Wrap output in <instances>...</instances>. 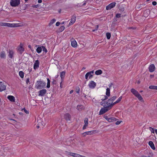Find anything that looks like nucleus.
Returning <instances> with one entry per match:
<instances>
[{
  "label": "nucleus",
  "instance_id": "obj_1",
  "mask_svg": "<svg viewBox=\"0 0 157 157\" xmlns=\"http://www.w3.org/2000/svg\"><path fill=\"white\" fill-rule=\"evenodd\" d=\"M0 26H1L14 28L21 27L23 26V25L21 23H10L4 22H0Z\"/></svg>",
  "mask_w": 157,
  "mask_h": 157
},
{
  "label": "nucleus",
  "instance_id": "obj_2",
  "mask_svg": "<svg viewBox=\"0 0 157 157\" xmlns=\"http://www.w3.org/2000/svg\"><path fill=\"white\" fill-rule=\"evenodd\" d=\"M45 85L46 83L43 81H37L35 87L37 89H40L45 86Z\"/></svg>",
  "mask_w": 157,
  "mask_h": 157
},
{
  "label": "nucleus",
  "instance_id": "obj_3",
  "mask_svg": "<svg viewBox=\"0 0 157 157\" xmlns=\"http://www.w3.org/2000/svg\"><path fill=\"white\" fill-rule=\"evenodd\" d=\"M104 108H102L100 110L99 112V114L102 115L106 112L108 110L110 109L111 108L109 107V106H107L106 105H103Z\"/></svg>",
  "mask_w": 157,
  "mask_h": 157
},
{
  "label": "nucleus",
  "instance_id": "obj_4",
  "mask_svg": "<svg viewBox=\"0 0 157 157\" xmlns=\"http://www.w3.org/2000/svg\"><path fill=\"white\" fill-rule=\"evenodd\" d=\"M10 3L11 6L16 7L20 4V0H11Z\"/></svg>",
  "mask_w": 157,
  "mask_h": 157
},
{
  "label": "nucleus",
  "instance_id": "obj_5",
  "mask_svg": "<svg viewBox=\"0 0 157 157\" xmlns=\"http://www.w3.org/2000/svg\"><path fill=\"white\" fill-rule=\"evenodd\" d=\"M64 119L67 121H70L71 118V115L69 113H66L64 115Z\"/></svg>",
  "mask_w": 157,
  "mask_h": 157
},
{
  "label": "nucleus",
  "instance_id": "obj_6",
  "mask_svg": "<svg viewBox=\"0 0 157 157\" xmlns=\"http://www.w3.org/2000/svg\"><path fill=\"white\" fill-rule=\"evenodd\" d=\"M94 72V71H91L88 72L85 75V78L86 79H88V77H89V79L93 77V75H92V74H93Z\"/></svg>",
  "mask_w": 157,
  "mask_h": 157
},
{
  "label": "nucleus",
  "instance_id": "obj_7",
  "mask_svg": "<svg viewBox=\"0 0 157 157\" xmlns=\"http://www.w3.org/2000/svg\"><path fill=\"white\" fill-rule=\"evenodd\" d=\"M113 101H112V100L109 99L107 101V102L105 105H106L107 106H109V107L111 108L113 106L115 105L113 104Z\"/></svg>",
  "mask_w": 157,
  "mask_h": 157
},
{
  "label": "nucleus",
  "instance_id": "obj_8",
  "mask_svg": "<svg viewBox=\"0 0 157 157\" xmlns=\"http://www.w3.org/2000/svg\"><path fill=\"white\" fill-rule=\"evenodd\" d=\"M96 132V130L84 132L82 133V134L85 137L87 135H91L93 134L94 133V132Z\"/></svg>",
  "mask_w": 157,
  "mask_h": 157
},
{
  "label": "nucleus",
  "instance_id": "obj_9",
  "mask_svg": "<svg viewBox=\"0 0 157 157\" xmlns=\"http://www.w3.org/2000/svg\"><path fill=\"white\" fill-rule=\"evenodd\" d=\"M76 20V16L73 15L71 19V21L69 23V25H73L75 21Z\"/></svg>",
  "mask_w": 157,
  "mask_h": 157
},
{
  "label": "nucleus",
  "instance_id": "obj_10",
  "mask_svg": "<svg viewBox=\"0 0 157 157\" xmlns=\"http://www.w3.org/2000/svg\"><path fill=\"white\" fill-rule=\"evenodd\" d=\"M96 84L94 81H91L88 84V86L91 89H94L96 86Z\"/></svg>",
  "mask_w": 157,
  "mask_h": 157
},
{
  "label": "nucleus",
  "instance_id": "obj_11",
  "mask_svg": "<svg viewBox=\"0 0 157 157\" xmlns=\"http://www.w3.org/2000/svg\"><path fill=\"white\" fill-rule=\"evenodd\" d=\"M6 86L2 82H0V91H2L6 89Z\"/></svg>",
  "mask_w": 157,
  "mask_h": 157
},
{
  "label": "nucleus",
  "instance_id": "obj_12",
  "mask_svg": "<svg viewBox=\"0 0 157 157\" xmlns=\"http://www.w3.org/2000/svg\"><path fill=\"white\" fill-rule=\"evenodd\" d=\"M46 92L47 90L46 89L41 90L39 91L38 96H43L46 94Z\"/></svg>",
  "mask_w": 157,
  "mask_h": 157
},
{
  "label": "nucleus",
  "instance_id": "obj_13",
  "mask_svg": "<svg viewBox=\"0 0 157 157\" xmlns=\"http://www.w3.org/2000/svg\"><path fill=\"white\" fill-rule=\"evenodd\" d=\"M116 4V3L115 2H113L110 4L106 7V9L107 10L111 9L115 6Z\"/></svg>",
  "mask_w": 157,
  "mask_h": 157
},
{
  "label": "nucleus",
  "instance_id": "obj_14",
  "mask_svg": "<svg viewBox=\"0 0 157 157\" xmlns=\"http://www.w3.org/2000/svg\"><path fill=\"white\" fill-rule=\"evenodd\" d=\"M155 69V67L154 64H151L149 67V70L150 72H153Z\"/></svg>",
  "mask_w": 157,
  "mask_h": 157
},
{
  "label": "nucleus",
  "instance_id": "obj_15",
  "mask_svg": "<svg viewBox=\"0 0 157 157\" xmlns=\"http://www.w3.org/2000/svg\"><path fill=\"white\" fill-rule=\"evenodd\" d=\"M39 62L38 60H36L34 64L33 68L36 70L39 67Z\"/></svg>",
  "mask_w": 157,
  "mask_h": 157
},
{
  "label": "nucleus",
  "instance_id": "obj_16",
  "mask_svg": "<svg viewBox=\"0 0 157 157\" xmlns=\"http://www.w3.org/2000/svg\"><path fill=\"white\" fill-rule=\"evenodd\" d=\"M7 98L11 102H14L15 101V98L13 96L9 95L7 97Z\"/></svg>",
  "mask_w": 157,
  "mask_h": 157
},
{
  "label": "nucleus",
  "instance_id": "obj_17",
  "mask_svg": "<svg viewBox=\"0 0 157 157\" xmlns=\"http://www.w3.org/2000/svg\"><path fill=\"white\" fill-rule=\"evenodd\" d=\"M14 53V52L12 50H9L8 55L9 57L11 59L12 58L13 56Z\"/></svg>",
  "mask_w": 157,
  "mask_h": 157
},
{
  "label": "nucleus",
  "instance_id": "obj_18",
  "mask_svg": "<svg viewBox=\"0 0 157 157\" xmlns=\"http://www.w3.org/2000/svg\"><path fill=\"white\" fill-rule=\"evenodd\" d=\"M84 108V106L82 105H78L77 106L76 109L79 111H81Z\"/></svg>",
  "mask_w": 157,
  "mask_h": 157
},
{
  "label": "nucleus",
  "instance_id": "obj_19",
  "mask_svg": "<svg viewBox=\"0 0 157 157\" xmlns=\"http://www.w3.org/2000/svg\"><path fill=\"white\" fill-rule=\"evenodd\" d=\"M148 144L152 149L154 150L155 149L154 144L152 141H149Z\"/></svg>",
  "mask_w": 157,
  "mask_h": 157
},
{
  "label": "nucleus",
  "instance_id": "obj_20",
  "mask_svg": "<svg viewBox=\"0 0 157 157\" xmlns=\"http://www.w3.org/2000/svg\"><path fill=\"white\" fill-rule=\"evenodd\" d=\"M107 120L109 122H112L116 121V119L113 117L108 118L107 117Z\"/></svg>",
  "mask_w": 157,
  "mask_h": 157
},
{
  "label": "nucleus",
  "instance_id": "obj_21",
  "mask_svg": "<svg viewBox=\"0 0 157 157\" xmlns=\"http://www.w3.org/2000/svg\"><path fill=\"white\" fill-rule=\"evenodd\" d=\"M136 97L138 98V99L141 101L142 102H144V100L143 98L139 93L138 94L136 95Z\"/></svg>",
  "mask_w": 157,
  "mask_h": 157
},
{
  "label": "nucleus",
  "instance_id": "obj_22",
  "mask_svg": "<svg viewBox=\"0 0 157 157\" xmlns=\"http://www.w3.org/2000/svg\"><path fill=\"white\" fill-rule=\"evenodd\" d=\"M132 93L135 96L139 93L138 92L134 89L132 88L131 90Z\"/></svg>",
  "mask_w": 157,
  "mask_h": 157
},
{
  "label": "nucleus",
  "instance_id": "obj_23",
  "mask_svg": "<svg viewBox=\"0 0 157 157\" xmlns=\"http://www.w3.org/2000/svg\"><path fill=\"white\" fill-rule=\"evenodd\" d=\"M65 72L64 71H62L60 72V76L61 78V80L62 81H63V79L65 76Z\"/></svg>",
  "mask_w": 157,
  "mask_h": 157
},
{
  "label": "nucleus",
  "instance_id": "obj_24",
  "mask_svg": "<svg viewBox=\"0 0 157 157\" xmlns=\"http://www.w3.org/2000/svg\"><path fill=\"white\" fill-rule=\"evenodd\" d=\"M71 45L73 47L76 48L77 46L76 41L74 40L72 41H71Z\"/></svg>",
  "mask_w": 157,
  "mask_h": 157
},
{
  "label": "nucleus",
  "instance_id": "obj_25",
  "mask_svg": "<svg viewBox=\"0 0 157 157\" xmlns=\"http://www.w3.org/2000/svg\"><path fill=\"white\" fill-rule=\"evenodd\" d=\"M38 46V47L37 48V49H36V51L38 53H40L41 52V51L42 50V46L39 47V46H38L37 45H36L35 47H37Z\"/></svg>",
  "mask_w": 157,
  "mask_h": 157
},
{
  "label": "nucleus",
  "instance_id": "obj_26",
  "mask_svg": "<svg viewBox=\"0 0 157 157\" xmlns=\"http://www.w3.org/2000/svg\"><path fill=\"white\" fill-rule=\"evenodd\" d=\"M18 50L21 53H22V52L24 51V49L23 48L22 46L21 45V44H20V46L18 48Z\"/></svg>",
  "mask_w": 157,
  "mask_h": 157
},
{
  "label": "nucleus",
  "instance_id": "obj_27",
  "mask_svg": "<svg viewBox=\"0 0 157 157\" xmlns=\"http://www.w3.org/2000/svg\"><path fill=\"white\" fill-rule=\"evenodd\" d=\"M153 154L152 152H149L148 155H142L141 157H152Z\"/></svg>",
  "mask_w": 157,
  "mask_h": 157
},
{
  "label": "nucleus",
  "instance_id": "obj_28",
  "mask_svg": "<svg viewBox=\"0 0 157 157\" xmlns=\"http://www.w3.org/2000/svg\"><path fill=\"white\" fill-rule=\"evenodd\" d=\"M6 56V55L5 52L2 51L1 52L0 55V57L2 58H5Z\"/></svg>",
  "mask_w": 157,
  "mask_h": 157
},
{
  "label": "nucleus",
  "instance_id": "obj_29",
  "mask_svg": "<svg viewBox=\"0 0 157 157\" xmlns=\"http://www.w3.org/2000/svg\"><path fill=\"white\" fill-rule=\"evenodd\" d=\"M122 98V96H121L116 101L113 102V104H116L117 103H119V102H120Z\"/></svg>",
  "mask_w": 157,
  "mask_h": 157
},
{
  "label": "nucleus",
  "instance_id": "obj_30",
  "mask_svg": "<svg viewBox=\"0 0 157 157\" xmlns=\"http://www.w3.org/2000/svg\"><path fill=\"white\" fill-rule=\"evenodd\" d=\"M106 95L108 96H109L110 95V89L107 88L106 89Z\"/></svg>",
  "mask_w": 157,
  "mask_h": 157
},
{
  "label": "nucleus",
  "instance_id": "obj_31",
  "mask_svg": "<svg viewBox=\"0 0 157 157\" xmlns=\"http://www.w3.org/2000/svg\"><path fill=\"white\" fill-rule=\"evenodd\" d=\"M102 71L101 70H98L96 71L95 72V74L96 75H100L102 74Z\"/></svg>",
  "mask_w": 157,
  "mask_h": 157
},
{
  "label": "nucleus",
  "instance_id": "obj_32",
  "mask_svg": "<svg viewBox=\"0 0 157 157\" xmlns=\"http://www.w3.org/2000/svg\"><path fill=\"white\" fill-rule=\"evenodd\" d=\"M149 88L150 89L157 90V86L151 85L149 86Z\"/></svg>",
  "mask_w": 157,
  "mask_h": 157
},
{
  "label": "nucleus",
  "instance_id": "obj_33",
  "mask_svg": "<svg viewBox=\"0 0 157 157\" xmlns=\"http://www.w3.org/2000/svg\"><path fill=\"white\" fill-rule=\"evenodd\" d=\"M19 75L20 77L22 78L24 77V72L22 71H20L19 73Z\"/></svg>",
  "mask_w": 157,
  "mask_h": 157
},
{
  "label": "nucleus",
  "instance_id": "obj_34",
  "mask_svg": "<svg viewBox=\"0 0 157 157\" xmlns=\"http://www.w3.org/2000/svg\"><path fill=\"white\" fill-rule=\"evenodd\" d=\"M47 87L48 88H49L50 87V81L49 79L48 78H47Z\"/></svg>",
  "mask_w": 157,
  "mask_h": 157
},
{
  "label": "nucleus",
  "instance_id": "obj_35",
  "mask_svg": "<svg viewBox=\"0 0 157 157\" xmlns=\"http://www.w3.org/2000/svg\"><path fill=\"white\" fill-rule=\"evenodd\" d=\"M106 36L107 38V39H110L111 37V34L109 33H106Z\"/></svg>",
  "mask_w": 157,
  "mask_h": 157
},
{
  "label": "nucleus",
  "instance_id": "obj_36",
  "mask_svg": "<svg viewBox=\"0 0 157 157\" xmlns=\"http://www.w3.org/2000/svg\"><path fill=\"white\" fill-rule=\"evenodd\" d=\"M56 21V20L55 19H53L49 23L50 25H52L54 23H55Z\"/></svg>",
  "mask_w": 157,
  "mask_h": 157
},
{
  "label": "nucleus",
  "instance_id": "obj_37",
  "mask_svg": "<svg viewBox=\"0 0 157 157\" xmlns=\"http://www.w3.org/2000/svg\"><path fill=\"white\" fill-rule=\"evenodd\" d=\"M42 48L43 51L45 53H46L48 51L46 48L44 46H42Z\"/></svg>",
  "mask_w": 157,
  "mask_h": 157
},
{
  "label": "nucleus",
  "instance_id": "obj_38",
  "mask_svg": "<svg viewBox=\"0 0 157 157\" xmlns=\"http://www.w3.org/2000/svg\"><path fill=\"white\" fill-rule=\"evenodd\" d=\"M88 119L87 118H86L84 120V123H85V125H86L87 126H88Z\"/></svg>",
  "mask_w": 157,
  "mask_h": 157
},
{
  "label": "nucleus",
  "instance_id": "obj_39",
  "mask_svg": "<svg viewBox=\"0 0 157 157\" xmlns=\"http://www.w3.org/2000/svg\"><path fill=\"white\" fill-rule=\"evenodd\" d=\"M75 153H74L70 152H68V155H69L70 156H73L74 157H75Z\"/></svg>",
  "mask_w": 157,
  "mask_h": 157
},
{
  "label": "nucleus",
  "instance_id": "obj_40",
  "mask_svg": "<svg viewBox=\"0 0 157 157\" xmlns=\"http://www.w3.org/2000/svg\"><path fill=\"white\" fill-rule=\"evenodd\" d=\"M65 27L64 26H61L59 28V31L60 32L63 31L65 29Z\"/></svg>",
  "mask_w": 157,
  "mask_h": 157
},
{
  "label": "nucleus",
  "instance_id": "obj_41",
  "mask_svg": "<svg viewBox=\"0 0 157 157\" xmlns=\"http://www.w3.org/2000/svg\"><path fill=\"white\" fill-rule=\"evenodd\" d=\"M117 98V97L116 96H114L111 98L110 99L111 100H112V101H113L115 100Z\"/></svg>",
  "mask_w": 157,
  "mask_h": 157
},
{
  "label": "nucleus",
  "instance_id": "obj_42",
  "mask_svg": "<svg viewBox=\"0 0 157 157\" xmlns=\"http://www.w3.org/2000/svg\"><path fill=\"white\" fill-rule=\"evenodd\" d=\"M149 129L152 133H154V129L151 127H149Z\"/></svg>",
  "mask_w": 157,
  "mask_h": 157
},
{
  "label": "nucleus",
  "instance_id": "obj_43",
  "mask_svg": "<svg viewBox=\"0 0 157 157\" xmlns=\"http://www.w3.org/2000/svg\"><path fill=\"white\" fill-rule=\"evenodd\" d=\"M71 142H72V141L71 140L70 142V141H69L68 142H67V145L68 146H71V145L72 144V143L71 144Z\"/></svg>",
  "mask_w": 157,
  "mask_h": 157
},
{
  "label": "nucleus",
  "instance_id": "obj_44",
  "mask_svg": "<svg viewBox=\"0 0 157 157\" xmlns=\"http://www.w3.org/2000/svg\"><path fill=\"white\" fill-rule=\"evenodd\" d=\"M107 98V97L105 95L103 96V98H102L101 100L102 101H104L106 100Z\"/></svg>",
  "mask_w": 157,
  "mask_h": 157
},
{
  "label": "nucleus",
  "instance_id": "obj_45",
  "mask_svg": "<svg viewBox=\"0 0 157 157\" xmlns=\"http://www.w3.org/2000/svg\"><path fill=\"white\" fill-rule=\"evenodd\" d=\"M22 110H24V112L26 114L29 113V111L26 110L25 108H24L23 109H22Z\"/></svg>",
  "mask_w": 157,
  "mask_h": 157
},
{
  "label": "nucleus",
  "instance_id": "obj_46",
  "mask_svg": "<svg viewBox=\"0 0 157 157\" xmlns=\"http://www.w3.org/2000/svg\"><path fill=\"white\" fill-rule=\"evenodd\" d=\"M121 14L120 13H117L116 14V17L117 18H120L121 17Z\"/></svg>",
  "mask_w": 157,
  "mask_h": 157
},
{
  "label": "nucleus",
  "instance_id": "obj_47",
  "mask_svg": "<svg viewBox=\"0 0 157 157\" xmlns=\"http://www.w3.org/2000/svg\"><path fill=\"white\" fill-rule=\"evenodd\" d=\"M26 83H27V84H30V83H29V78H28L26 80Z\"/></svg>",
  "mask_w": 157,
  "mask_h": 157
},
{
  "label": "nucleus",
  "instance_id": "obj_48",
  "mask_svg": "<svg viewBox=\"0 0 157 157\" xmlns=\"http://www.w3.org/2000/svg\"><path fill=\"white\" fill-rule=\"evenodd\" d=\"M80 155L78 154L75 153L74 157H80Z\"/></svg>",
  "mask_w": 157,
  "mask_h": 157
},
{
  "label": "nucleus",
  "instance_id": "obj_49",
  "mask_svg": "<svg viewBox=\"0 0 157 157\" xmlns=\"http://www.w3.org/2000/svg\"><path fill=\"white\" fill-rule=\"evenodd\" d=\"M152 4L153 6H155L157 4V2L155 1H153L152 2Z\"/></svg>",
  "mask_w": 157,
  "mask_h": 157
},
{
  "label": "nucleus",
  "instance_id": "obj_50",
  "mask_svg": "<svg viewBox=\"0 0 157 157\" xmlns=\"http://www.w3.org/2000/svg\"><path fill=\"white\" fill-rule=\"evenodd\" d=\"M52 84H56V81L55 79H53V81L52 82Z\"/></svg>",
  "mask_w": 157,
  "mask_h": 157
},
{
  "label": "nucleus",
  "instance_id": "obj_51",
  "mask_svg": "<svg viewBox=\"0 0 157 157\" xmlns=\"http://www.w3.org/2000/svg\"><path fill=\"white\" fill-rule=\"evenodd\" d=\"M121 121H117L116 122V124L117 125H118L120 124Z\"/></svg>",
  "mask_w": 157,
  "mask_h": 157
},
{
  "label": "nucleus",
  "instance_id": "obj_52",
  "mask_svg": "<svg viewBox=\"0 0 157 157\" xmlns=\"http://www.w3.org/2000/svg\"><path fill=\"white\" fill-rule=\"evenodd\" d=\"M87 126L86 125H84L83 126V129H85L86 127Z\"/></svg>",
  "mask_w": 157,
  "mask_h": 157
},
{
  "label": "nucleus",
  "instance_id": "obj_53",
  "mask_svg": "<svg viewBox=\"0 0 157 157\" xmlns=\"http://www.w3.org/2000/svg\"><path fill=\"white\" fill-rule=\"evenodd\" d=\"M60 25V22H57L56 23V26H58Z\"/></svg>",
  "mask_w": 157,
  "mask_h": 157
},
{
  "label": "nucleus",
  "instance_id": "obj_54",
  "mask_svg": "<svg viewBox=\"0 0 157 157\" xmlns=\"http://www.w3.org/2000/svg\"><path fill=\"white\" fill-rule=\"evenodd\" d=\"M40 127V124H38L36 126V127L37 128H39Z\"/></svg>",
  "mask_w": 157,
  "mask_h": 157
},
{
  "label": "nucleus",
  "instance_id": "obj_55",
  "mask_svg": "<svg viewBox=\"0 0 157 157\" xmlns=\"http://www.w3.org/2000/svg\"><path fill=\"white\" fill-rule=\"evenodd\" d=\"M39 124H40V127H42V128L43 127V125L42 124V122H40Z\"/></svg>",
  "mask_w": 157,
  "mask_h": 157
},
{
  "label": "nucleus",
  "instance_id": "obj_56",
  "mask_svg": "<svg viewBox=\"0 0 157 157\" xmlns=\"http://www.w3.org/2000/svg\"><path fill=\"white\" fill-rule=\"evenodd\" d=\"M28 48L30 49L31 50H32V47H31V46L30 45H29L28 46Z\"/></svg>",
  "mask_w": 157,
  "mask_h": 157
},
{
  "label": "nucleus",
  "instance_id": "obj_57",
  "mask_svg": "<svg viewBox=\"0 0 157 157\" xmlns=\"http://www.w3.org/2000/svg\"><path fill=\"white\" fill-rule=\"evenodd\" d=\"M63 81H62V80L61 81V82H60V87L61 88H62V82H63Z\"/></svg>",
  "mask_w": 157,
  "mask_h": 157
},
{
  "label": "nucleus",
  "instance_id": "obj_58",
  "mask_svg": "<svg viewBox=\"0 0 157 157\" xmlns=\"http://www.w3.org/2000/svg\"><path fill=\"white\" fill-rule=\"evenodd\" d=\"M42 0H38V2L39 3H41L42 2Z\"/></svg>",
  "mask_w": 157,
  "mask_h": 157
},
{
  "label": "nucleus",
  "instance_id": "obj_59",
  "mask_svg": "<svg viewBox=\"0 0 157 157\" xmlns=\"http://www.w3.org/2000/svg\"><path fill=\"white\" fill-rule=\"evenodd\" d=\"M112 85H113V84L112 83H111L109 85V87H110L112 86Z\"/></svg>",
  "mask_w": 157,
  "mask_h": 157
},
{
  "label": "nucleus",
  "instance_id": "obj_60",
  "mask_svg": "<svg viewBox=\"0 0 157 157\" xmlns=\"http://www.w3.org/2000/svg\"><path fill=\"white\" fill-rule=\"evenodd\" d=\"M86 2L85 1L84 3L83 4H82V5L83 6H84L85 5H86Z\"/></svg>",
  "mask_w": 157,
  "mask_h": 157
},
{
  "label": "nucleus",
  "instance_id": "obj_61",
  "mask_svg": "<svg viewBox=\"0 0 157 157\" xmlns=\"http://www.w3.org/2000/svg\"><path fill=\"white\" fill-rule=\"evenodd\" d=\"M98 25H96V30H97L98 29Z\"/></svg>",
  "mask_w": 157,
  "mask_h": 157
},
{
  "label": "nucleus",
  "instance_id": "obj_62",
  "mask_svg": "<svg viewBox=\"0 0 157 157\" xmlns=\"http://www.w3.org/2000/svg\"><path fill=\"white\" fill-rule=\"evenodd\" d=\"M73 90H71L70 91V94H72V93H73Z\"/></svg>",
  "mask_w": 157,
  "mask_h": 157
},
{
  "label": "nucleus",
  "instance_id": "obj_63",
  "mask_svg": "<svg viewBox=\"0 0 157 157\" xmlns=\"http://www.w3.org/2000/svg\"><path fill=\"white\" fill-rule=\"evenodd\" d=\"M155 133L157 134V129H155Z\"/></svg>",
  "mask_w": 157,
  "mask_h": 157
},
{
  "label": "nucleus",
  "instance_id": "obj_64",
  "mask_svg": "<svg viewBox=\"0 0 157 157\" xmlns=\"http://www.w3.org/2000/svg\"><path fill=\"white\" fill-rule=\"evenodd\" d=\"M137 83L138 84H139L140 83V81H138V82H137Z\"/></svg>",
  "mask_w": 157,
  "mask_h": 157
}]
</instances>
